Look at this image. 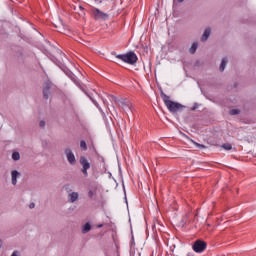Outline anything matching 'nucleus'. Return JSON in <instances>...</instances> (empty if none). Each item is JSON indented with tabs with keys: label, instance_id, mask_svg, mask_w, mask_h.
I'll use <instances>...</instances> for the list:
<instances>
[{
	"label": "nucleus",
	"instance_id": "nucleus-24",
	"mask_svg": "<svg viewBox=\"0 0 256 256\" xmlns=\"http://www.w3.org/2000/svg\"><path fill=\"white\" fill-rule=\"evenodd\" d=\"M80 9H83V6H80Z\"/></svg>",
	"mask_w": 256,
	"mask_h": 256
},
{
	"label": "nucleus",
	"instance_id": "nucleus-7",
	"mask_svg": "<svg viewBox=\"0 0 256 256\" xmlns=\"http://www.w3.org/2000/svg\"><path fill=\"white\" fill-rule=\"evenodd\" d=\"M50 89H51V83L46 82L44 84V87H43V97H44V99H49V95H51Z\"/></svg>",
	"mask_w": 256,
	"mask_h": 256
},
{
	"label": "nucleus",
	"instance_id": "nucleus-10",
	"mask_svg": "<svg viewBox=\"0 0 256 256\" xmlns=\"http://www.w3.org/2000/svg\"><path fill=\"white\" fill-rule=\"evenodd\" d=\"M209 35H211V29L207 28L202 36V41H207L209 39Z\"/></svg>",
	"mask_w": 256,
	"mask_h": 256
},
{
	"label": "nucleus",
	"instance_id": "nucleus-12",
	"mask_svg": "<svg viewBox=\"0 0 256 256\" xmlns=\"http://www.w3.org/2000/svg\"><path fill=\"white\" fill-rule=\"evenodd\" d=\"M91 231V224L86 223L82 228V233H89Z\"/></svg>",
	"mask_w": 256,
	"mask_h": 256
},
{
	"label": "nucleus",
	"instance_id": "nucleus-22",
	"mask_svg": "<svg viewBox=\"0 0 256 256\" xmlns=\"http://www.w3.org/2000/svg\"><path fill=\"white\" fill-rule=\"evenodd\" d=\"M11 256H17V252H13Z\"/></svg>",
	"mask_w": 256,
	"mask_h": 256
},
{
	"label": "nucleus",
	"instance_id": "nucleus-6",
	"mask_svg": "<svg viewBox=\"0 0 256 256\" xmlns=\"http://www.w3.org/2000/svg\"><path fill=\"white\" fill-rule=\"evenodd\" d=\"M65 155L70 165H75L77 163V160L75 159V154H73V151H71V149H66Z\"/></svg>",
	"mask_w": 256,
	"mask_h": 256
},
{
	"label": "nucleus",
	"instance_id": "nucleus-8",
	"mask_svg": "<svg viewBox=\"0 0 256 256\" xmlns=\"http://www.w3.org/2000/svg\"><path fill=\"white\" fill-rule=\"evenodd\" d=\"M69 199H70V203H75V201H77V199H79V193L73 192V193L69 194Z\"/></svg>",
	"mask_w": 256,
	"mask_h": 256
},
{
	"label": "nucleus",
	"instance_id": "nucleus-18",
	"mask_svg": "<svg viewBox=\"0 0 256 256\" xmlns=\"http://www.w3.org/2000/svg\"><path fill=\"white\" fill-rule=\"evenodd\" d=\"M230 115H239V110L237 109L230 110Z\"/></svg>",
	"mask_w": 256,
	"mask_h": 256
},
{
	"label": "nucleus",
	"instance_id": "nucleus-3",
	"mask_svg": "<svg viewBox=\"0 0 256 256\" xmlns=\"http://www.w3.org/2000/svg\"><path fill=\"white\" fill-rule=\"evenodd\" d=\"M79 163L82 166L81 172L83 173L84 177H89V169H91V163L89 160L85 158V156H81L79 159Z\"/></svg>",
	"mask_w": 256,
	"mask_h": 256
},
{
	"label": "nucleus",
	"instance_id": "nucleus-14",
	"mask_svg": "<svg viewBox=\"0 0 256 256\" xmlns=\"http://www.w3.org/2000/svg\"><path fill=\"white\" fill-rule=\"evenodd\" d=\"M12 159H13L14 161H19V159H21V155L19 154V152H14V153L12 154Z\"/></svg>",
	"mask_w": 256,
	"mask_h": 256
},
{
	"label": "nucleus",
	"instance_id": "nucleus-4",
	"mask_svg": "<svg viewBox=\"0 0 256 256\" xmlns=\"http://www.w3.org/2000/svg\"><path fill=\"white\" fill-rule=\"evenodd\" d=\"M92 16L96 21H106V19H109V14L99 10L98 8L92 9Z\"/></svg>",
	"mask_w": 256,
	"mask_h": 256
},
{
	"label": "nucleus",
	"instance_id": "nucleus-21",
	"mask_svg": "<svg viewBox=\"0 0 256 256\" xmlns=\"http://www.w3.org/2000/svg\"><path fill=\"white\" fill-rule=\"evenodd\" d=\"M40 127H45V121H40Z\"/></svg>",
	"mask_w": 256,
	"mask_h": 256
},
{
	"label": "nucleus",
	"instance_id": "nucleus-9",
	"mask_svg": "<svg viewBox=\"0 0 256 256\" xmlns=\"http://www.w3.org/2000/svg\"><path fill=\"white\" fill-rule=\"evenodd\" d=\"M11 175H12V184H13V185H17V177H18V175H19V172L16 171V170H13V171L11 172Z\"/></svg>",
	"mask_w": 256,
	"mask_h": 256
},
{
	"label": "nucleus",
	"instance_id": "nucleus-11",
	"mask_svg": "<svg viewBox=\"0 0 256 256\" xmlns=\"http://www.w3.org/2000/svg\"><path fill=\"white\" fill-rule=\"evenodd\" d=\"M225 67H227V58H223L221 65H220V71L223 72L225 71Z\"/></svg>",
	"mask_w": 256,
	"mask_h": 256
},
{
	"label": "nucleus",
	"instance_id": "nucleus-13",
	"mask_svg": "<svg viewBox=\"0 0 256 256\" xmlns=\"http://www.w3.org/2000/svg\"><path fill=\"white\" fill-rule=\"evenodd\" d=\"M222 148L225 149V151H231V149H233V146L230 143H225L222 145Z\"/></svg>",
	"mask_w": 256,
	"mask_h": 256
},
{
	"label": "nucleus",
	"instance_id": "nucleus-2",
	"mask_svg": "<svg viewBox=\"0 0 256 256\" xmlns=\"http://www.w3.org/2000/svg\"><path fill=\"white\" fill-rule=\"evenodd\" d=\"M116 59H120L124 63H128V65H135L137 63L138 58L135 52H128L126 54H118L116 55Z\"/></svg>",
	"mask_w": 256,
	"mask_h": 256
},
{
	"label": "nucleus",
	"instance_id": "nucleus-23",
	"mask_svg": "<svg viewBox=\"0 0 256 256\" xmlns=\"http://www.w3.org/2000/svg\"><path fill=\"white\" fill-rule=\"evenodd\" d=\"M179 1V3H183V0H178Z\"/></svg>",
	"mask_w": 256,
	"mask_h": 256
},
{
	"label": "nucleus",
	"instance_id": "nucleus-1",
	"mask_svg": "<svg viewBox=\"0 0 256 256\" xmlns=\"http://www.w3.org/2000/svg\"><path fill=\"white\" fill-rule=\"evenodd\" d=\"M160 96L170 113H177V111H181V109H183V106L180 103L171 101V98L164 92H161Z\"/></svg>",
	"mask_w": 256,
	"mask_h": 256
},
{
	"label": "nucleus",
	"instance_id": "nucleus-15",
	"mask_svg": "<svg viewBox=\"0 0 256 256\" xmlns=\"http://www.w3.org/2000/svg\"><path fill=\"white\" fill-rule=\"evenodd\" d=\"M197 42H194L190 48V53L193 55L197 51Z\"/></svg>",
	"mask_w": 256,
	"mask_h": 256
},
{
	"label": "nucleus",
	"instance_id": "nucleus-16",
	"mask_svg": "<svg viewBox=\"0 0 256 256\" xmlns=\"http://www.w3.org/2000/svg\"><path fill=\"white\" fill-rule=\"evenodd\" d=\"M80 148L82 149V151H87V142H85V140H82L80 142Z\"/></svg>",
	"mask_w": 256,
	"mask_h": 256
},
{
	"label": "nucleus",
	"instance_id": "nucleus-19",
	"mask_svg": "<svg viewBox=\"0 0 256 256\" xmlns=\"http://www.w3.org/2000/svg\"><path fill=\"white\" fill-rule=\"evenodd\" d=\"M93 195H95V192H93V190H89V192H88V197H89L90 199H93Z\"/></svg>",
	"mask_w": 256,
	"mask_h": 256
},
{
	"label": "nucleus",
	"instance_id": "nucleus-20",
	"mask_svg": "<svg viewBox=\"0 0 256 256\" xmlns=\"http://www.w3.org/2000/svg\"><path fill=\"white\" fill-rule=\"evenodd\" d=\"M29 208H30V209H35V203H31V204L29 205Z\"/></svg>",
	"mask_w": 256,
	"mask_h": 256
},
{
	"label": "nucleus",
	"instance_id": "nucleus-17",
	"mask_svg": "<svg viewBox=\"0 0 256 256\" xmlns=\"http://www.w3.org/2000/svg\"><path fill=\"white\" fill-rule=\"evenodd\" d=\"M194 145H196V147H199L200 149H207V146H205L203 144H199L197 142H194Z\"/></svg>",
	"mask_w": 256,
	"mask_h": 256
},
{
	"label": "nucleus",
	"instance_id": "nucleus-5",
	"mask_svg": "<svg viewBox=\"0 0 256 256\" xmlns=\"http://www.w3.org/2000/svg\"><path fill=\"white\" fill-rule=\"evenodd\" d=\"M192 249L195 253H203L207 249V243L203 240H197L194 242Z\"/></svg>",
	"mask_w": 256,
	"mask_h": 256
}]
</instances>
